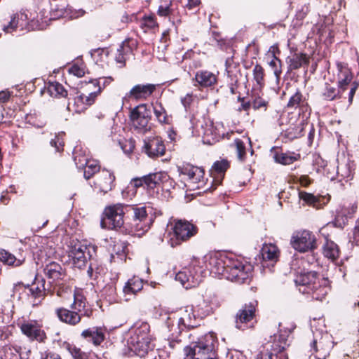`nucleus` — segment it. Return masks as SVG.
I'll list each match as a JSON object with an SVG mask.
<instances>
[{"label": "nucleus", "instance_id": "obj_1", "mask_svg": "<svg viewBox=\"0 0 359 359\" xmlns=\"http://www.w3.org/2000/svg\"><path fill=\"white\" fill-rule=\"evenodd\" d=\"M102 228L118 229L123 226L128 234L141 237L150 228L151 219L145 205L116 203L104 209Z\"/></svg>", "mask_w": 359, "mask_h": 359}, {"label": "nucleus", "instance_id": "obj_2", "mask_svg": "<svg viewBox=\"0 0 359 359\" xmlns=\"http://www.w3.org/2000/svg\"><path fill=\"white\" fill-rule=\"evenodd\" d=\"M206 268L210 273L223 276L225 278L243 283L250 276L252 266L244 264L234 256H222L216 253L208 254L203 257Z\"/></svg>", "mask_w": 359, "mask_h": 359}, {"label": "nucleus", "instance_id": "obj_3", "mask_svg": "<svg viewBox=\"0 0 359 359\" xmlns=\"http://www.w3.org/2000/svg\"><path fill=\"white\" fill-rule=\"evenodd\" d=\"M217 345L216 336L208 333L185 347V359H217Z\"/></svg>", "mask_w": 359, "mask_h": 359}, {"label": "nucleus", "instance_id": "obj_4", "mask_svg": "<svg viewBox=\"0 0 359 359\" xmlns=\"http://www.w3.org/2000/svg\"><path fill=\"white\" fill-rule=\"evenodd\" d=\"M149 331L150 326L146 322L140 323L131 330L128 346L133 354L142 358L153 349Z\"/></svg>", "mask_w": 359, "mask_h": 359}, {"label": "nucleus", "instance_id": "obj_5", "mask_svg": "<svg viewBox=\"0 0 359 359\" xmlns=\"http://www.w3.org/2000/svg\"><path fill=\"white\" fill-rule=\"evenodd\" d=\"M293 329L294 327L287 328L285 330L280 329L278 334H275L271 337V353H260L256 359H273V358L275 359H287V355L284 351L289 346L288 338Z\"/></svg>", "mask_w": 359, "mask_h": 359}, {"label": "nucleus", "instance_id": "obj_6", "mask_svg": "<svg viewBox=\"0 0 359 359\" xmlns=\"http://www.w3.org/2000/svg\"><path fill=\"white\" fill-rule=\"evenodd\" d=\"M334 345L332 335L327 332L316 331L313 332V339L310 343V357L313 356L315 359H326L330 355Z\"/></svg>", "mask_w": 359, "mask_h": 359}, {"label": "nucleus", "instance_id": "obj_7", "mask_svg": "<svg viewBox=\"0 0 359 359\" xmlns=\"http://www.w3.org/2000/svg\"><path fill=\"white\" fill-rule=\"evenodd\" d=\"M168 234V243L171 247H175L183 241L189 240L197 233V228L186 220H177Z\"/></svg>", "mask_w": 359, "mask_h": 359}, {"label": "nucleus", "instance_id": "obj_8", "mask_svg": "<svg viewBox=\"0 0 359 359\" xmlns=\"http://www.w3.org/2000/svg\"><path fill=\"white\" fill-rule=\"evenodd\" d=\"M129 116L132 126L138 133L144 134L150 130L151 114L146 104H141L132 109Z\"/></svg>", "mask_w": 359, "mask_h": 359}, {"label": "nucleus", "instance_id": "obj_9", "mask_svg": "<svg viewBox=\"0 0 359 359\" xmlns=\"http://www.w3.org/2000/svg\"><path fill=\"white\" fill-rule=\"evenodd\" d=\"M290 244L296 251L306 252L316 248V238L311 231L300 230L292 234Z\"/></svg>", "mask_w": 359, "mask_h": 359}, {"label": "nucleus", "instance_id": "obj_10", "mask_svg": "<svg viewBox=\"0 0 359 359\" xmlns=\"http://www.w3.org/2000/svg\"><path fill=\"white\" fill-rule=\"evenodd\" d=\"M177 170L180 175L187 177V180L192 185L193 189H201L204 185V171L202 168L191 164H184L179 166Z\"/></svg>", "mask_w": 359, "mask_h": 359}, {"label": "nucleus", "instance_id": "obj_11", "mask_svg": "<svg viewBox=\"0 0 359 359\" xmlns=\"http://www.w3.org/2000/svg\"><path fill=\"white\" fill-rule=\"evenodd\" d=\"M90 86H93L96 90L89 93L88 95L81 94L75 97L74 104L77 112H81L92 105L95 102L97 95L101 93L102 87L100 86L99 81L96 80L90 81L88 84V90H90Z\"/></svg>", "mask_w": 359, "mask_h": 359}, {"label": "nucleus", "instance_id": "obj_12", "mask_svg": "<svg viewBox=\"0 0 359 359\" xmlns=\"http://www.w3.org/2000/svg\"><path fill=\"white\" fill-rule=\"evenodd\" d=\"M91 248H93L91 246L81 243H77L72 246L69 257L72 259L75 267L81 269L86 266L88 259L91 256Z\"/></svg>", "mask_w": 359, "mask_h": 359}, {"label": "nucleus", "instance_id": "obj_13", "mask_svg": "<svg viewBox=\"0 0 359 359\" xmlns=\"http://www.w3.org/2000/svg\"><path fill=\"white\" fill-rule=\"evenodd\" d=\"M196 127L198 128V124ZM200 127L201 131L198 130L199 135H203V142L210 144L217 140L222 135L219 130L222 127V124L220 123H214L210 119H204L203 123L200 124Z\"/></svg>", "mask_w": 359, "mask_h": 359}, {"label": "nucleus", "instance_id": "obj_14", "mask_svg": "<svg viewBox=\"0 0 359 359\" xmlns=\"http://www.w3.org/2000/svg\"><path fill=\"white\" fill-rule=\"evenodd\" d=\"M143 149L150 158H156L164 155L165 147L161 137L152 136L144 140Z\"/></svg>", "mask_w": 359, "mask_h": 359}, {"label": "nucleus", "instance_id": "obj_15", "mask_svg": "<svg viewBox=\"0 0 359 359\" xmlns=\"http://www.w3.org/2000/svg\"><path fill=\"white\" fill-rule=\"evenodd\" d=\"M176 318L178 332H181L186 328L196 327V316L192 306H187L180 309Z\"/></svg>", "mask_w": 359, "mask_h": 359}, {"label": "nucleus", "instance_id": "obj_16", "mask_svg": "<svg viewBox=\"0 0 359 359\" xmlns=\"http://www.w3.org/2000/svg\"><path fill=\"white\" fill-rule=\"evenodd\" d=\"M175 279L186 289L194 287L202 281L201 273L197 271L193 273L191 268H184L176 274Z\"/></svg>", "mask_w": 359, "mask_h": 359}, {"label": "nucleus", "instance_id": "obj_17", "mask_svg": "<svg viewBox=\"0 0 359 359\" xmlns=\"http://www.w3.org/2000/svg\"><path fill=\"white\" fill-rule=\"evenodd\" d=\"M20 327L22 334L32 340L42 341L46 338L44 331L36 320H25Z\"/></svg>", "mask_w": 359, "mask_h": 359}, {"label": "nucleus", "instance_id": "obj_18", "mask_svg": "<svg viewBox=\"0 0 359 359\" xmlns=\"http://www.w3.org/2000/svg\"><path fill=\"white\" fill-rule=\"evenodd\" d=\"M255 311V307L252 303L245 304L236 316V327L241 330H245L250 327L248 323L253 319Z\"/></svg>", "mask_w": 359, "mask_h": 359}, {"label": "nucleus", "instance_id": "obj_19", "mask_svg": "<svg viewBox=\"0 0 359 359\" xmlns=\"http://www.w3.org/2000/svg\"><path fill=\"white\" fill-rule=\"evenodd\" d=\"M355 203L340 205L336 210V215L333 222L334 225L337 227H343L357 210Z\"/></svg>", "mask_w": 359, "mask_h": 359}, {"label": "nucleus", "instance_id": "obj_20", "mask_svg": "<svg viewBox=\"0 0 359 359\" xmlns=\"http://www.w3.org/2000/svg\"><path fill=\"white\" fill-rule=\"evenodd\" d=\"M317 273L315 271L302 272L297 276L295 283L299 291L302 294L311 292L314 282H318Z\"/></svg>", "mask_w": 359, "mask_h": 359}, {"label": "nucleus", "instance_id": "obj_21", "mask_svg": "<svg viewBox=\"0 0 359 359\" xmlns=\"http://www.w3.org/2000/svg\"><path fill=\"white\" fill-rule=\"evenodd\" d=\"M156 89L154 84H137L133 86L130 90L126 94L123 100L135 99L136 100L147 99Z\"/></svg>", "mask_w": 359, "mask_h": 359}, {"label": "nucleus", "instance_id": "obj_22", "mask_svg": "<svg viewBox=\"0 0 359 359\" xmlns=\"http://www.w3.org/2000/svg\"><path fill=\"white\" fill-rule=\"evenodd\" d=\"M219 298L212 294H207L203 302L198 305V313L201 317L210 315L220 306Z\"/></svg>", "mask_w": 359, "mask_h": 359}, {"label": "nucleus", "instance_id": "obj_23", "mask_svg": "<svg viewBox=\"0 0 359 359\" xmlns=\"http://www.w3.org/2000/svg\"><path fill=\"white\" fill-rule=\"evenodd\" d=\"M115 177L111 172L102 170L100 172L95 182V187L101 192L107 193L112 189Z\"/></svg>", "mask_w": 359, "mask_h": 359}, {"label": "nucleus", "instance_id": "obj_24", "mask_svg": "<svg viewBox=\"0 0 359 359\" xmlns=\"http://www.w3.org/2000/svg\"><path fill=\"white\" fill-rule=\"evenodd\" d=\"M105 329L102 327H92L84 330L81 332V337L91 341L95 346H99L105 338Z\"/></svg>", "mask_w": 359, "mask_h": 359}, {"label": "nucleus", "instance_id": "obj_25", "mask_svg": "<svg viewBox=\"0 0 359 359\" xmlns=\"http://www.w3.org/2000/svg\"><path fill=\"white\" fill-rule=\"evenodd\" d=\"M76 310L70 311L67 309H58L56 313L59 319L65 323L71 325H75L81 321V315Z\"/></svg>", "mask_w": 359, "mask_h": 359}, {"label": "nucleus", "instance_id": "obj_26", "mask_svg": "<svg viewBox=\"0 0 359 359\" xmlns=\"http://www.w3.org/2000/svg\"><path fill=\"white\" fill-rule=\"evenodd\" d=\"M44 273L52 282L62 280L65 276V271L59 264L54 262H50L46 266Z\"/></svg>", "mask_w": 359, "mask_h": 359}, {"label": "nucleus", "instance_id": "obj_27", "mask_svg": "<svg viewBox=\"0 0 359 359\" xmlns=\"http://www.w3.org/2000/svg\"><path fill=\"white\" fill-rule=\"evenodd\" d=\"M143 287L142 280L137 277L129 279L123 287V292L124 293L126 300L130 299V297L136 294Z\"/></svg>", "mask_w": 359, "mask_h": 359}, {"label": "nucleus", "instance_id": "obj_28", "mask_svg": "<svg viewBox=\"0 0 359 359\" xmlns=\"http://www.w3.org/2000/svg\"><path fill=\"white\" fill-rule=\"evenodd\" d=\"M326 280H323L322 283L314 282L312 285L313 289L311 290V292H306V294L310 295L312 299L319 301H323L325 298L329 291V287L326 286Z\"/></svg>", "mask_w": 359, "mask_h": 359}, {"label": "nucleus", "instance_id": "obj_29", "mask_svg": "<svg viewBox=\"0 0 359 359\" xmlns=\"http://www.w3.org/2000/svg\"><path fill=\"white\" fill-rule=\"evenodd\" d=\"M195 79L201 86L209 87L216 83L217 76L211 72L201 70L196 72Z\"/></svg>", "mask_w": 359, "mask_h": 359}, {"label": "nucleus", "instance_id": "obj_30", "mask_svg": "<svg viewBox=\"0 0 359 359\" xmlns=\"http://www.w3.org/2000/svg\"><path fill=\"white\" fill-rule=\"evenodd\" d=\"M260 254L263 261L276 262L279 257V250L278 247L274 244H264L261 249Z\"/></svg>", "mask_w": 359, "mask_h": 359}, {"label": "nucleus", "instance_id": "obj_31", "mask_svg": "<svg viewBox=\"0 0 359 359\" xmlns=\"http://www.w3.org/2000/svg\"><path fill=\"white\" fill-rule=\"evenodd\" d=\"M229 168V163L226 160H222L215 162L210 170L211 175L214 178L213 181L219 184L224 176V172Z\"/></svg>", "mask_w": 359, "mask_h": 359}, {"label": "nucleus", "instance_id": "obj_32", "mask_svg": "<svg viewBox=\"0 0 359 359\" xmlns=\"http://www.w3.org/2000/svg\"><path fill=\"white\" fill-rule=\"evenodd\" d=\"M338 68L339 70L338 86L340 90L344 91L346 89V86L352 80V73L348 68L343 67L341 65L338 64Z\"/></svg>", "mask_w": 359, "mask_h": 359}, {"label": "nucleus", "instance_id": "obj_33", "mask_svg": "<svg viewBox=\"0 0 359 359\" xmlns=\"http://www.w3.org/2000/svg\"><path fill=\"white\" fill-rule=\"evenodd\" d=\"M323 252L325 257L332 261L338 259L340 254L338 245L332 241H326L323 245Z\"/></svg>", "mask_w": 359, "mask_h": 359}, {"label": "nucleus", "instance_id": "obj_34", "mask_svg": "<svg viewBox=\"0 0 359 359\" xmlns=\"http://www.w3.org/2000/svg\"><path fill=\"white\" fill-rule=\"evenodd\" d=\"M309 56L306 54L299 53H294L289 59V66L290 69H297L309 63Z\"/></svg>", "mask_w": 359, "mask_h": 359}, {"label": "nucleus", "instance_id": "obj_35", "mask_svg": "<svg viewBox=\"0 0 359 359\" xmlns=\"http://www.w3.org/2000/svg\"><path fill=\"white\" fill-rule=\"evenodd\" d=\"M305 124L306 123L303 119L297 121L294 124L290 126L286 130V136L292 140L301 137L303 135Z\"/></svg>", "mask_w": 359, "mask_h": 359}, {"label": "nucleus", "instance_id": "obj_36", "mask_svg": "<svg viewBox=\"0 0 359 359\" xmlns=\"http://www.w3.org/2000/svg\"><path fill=\"white\" fill-rule=\"evenodd\" d=\"M41 282L33 283L32 285L25 287V292L27 295L30 296L34 299L41 298L44 294V285Z\"/></svg>", "mask_w": 359, "mask_h": 359}, {"label": "nucleus", "instance_id": "obj_37", "mask_svg": "<svg viewBox=\"0 0 359 359\" xmlns=\"http://www.w3.org/2000/svg\"><path fill=\"white\" fill-rule=\"evenodd\" d=\"M71 294L74 298V302L70 306L71 309L81 313L86 307V299L82 292L79 290H75L73 292H71Z\"/></svg>", "mask_w": 359, "mask_h": 359}, {"label": "nucleus", "instance_id": "obj_38", "mask_svg": "<svg viewBox=\"0 0 359 359\" xmlns=\"http://www.w3.org/2000/svg\"><path fill=\"white\" fill-rule=\"evenodd\" d=\"M47 90L50 96L55 97H66L67 95V92L63 86L57 81L49 82Z\"/></svg>", "mask_w": 359, "mask_h": 359}, {"label": "nucleus", "instance_id": "obj_39", "mask_svg": "<svg viewBox=\"0 0 359 359\" xmlns=\"http://www.w3.org/2000/svg\"><path fill=\"white\" fill-rule=\"evenodd\" d=\"M0 260L6 264L15 266L21 265L24 262V259H18L5 250H0Z\"/></svg>", "mask_w": 359, "mask_h": 359}, {"label": "nucleus", "instance_id": "obj_40", "mask_svg": "<svg viewBox=\"0 0 359 359\" xmlns=\"http://www.w3.org/2000/svg\"><path fill=\"white\" fill-rule=\"evenodd\" d=\"M154 180H156L157 184H162L165 188L170 189L175 187L174 181L165 172H155Z\"/></svg>", "mask_w": 359, "mask_h": 359}, {"label": "nucleus", "instance_id": "obj_41", "mask_svg": "<svg viewBox=\"0 0 359 359\" xmlns=\"http://www.w3.org/2000/svg\"><path fill=\"white\" fill-rule=\"evenodd\" d=\"M154 113L158 121L161 123H169L170 119L165 109L161 103H156L154 106Z\"/></svg>", "mask_w": 359, "mask_h": 359}, {"label": "nucleus", "instance_id": "obj_42", "mask_svg": "<svg viewBox=\"0 0 359 359\" xmlns=\"http://www.w3.org/2000/svg\"><path fill=\"white\" fill-rule=\"evenodd\" d=\"M83 169H84V177L88 180L95 172L99 171L100 165L97 161L88 159V163L85 164V167Z\"/></svg>", "mask_w": 359, "mask_h": 359}, {"label": "nucleus", "instance_id": "obj_43", "mask_svg": "<svg viewBox=\"0 0 359 359\" xmlns=\"http://www.w3.org/2000/svg\"><path fill=\"white\" fill-rule=\"evenodd\" d=\"M274 160L282 165H290L297 160V157L286 153H277L274 155Z\"/></svg>", "mask_w": 359, "mask_h": 359}, {"label": "nucleus", "instance_id": "obj_44", "mask_svg": "<svg viewBox=\"0 0 359 359\" xmlns=\"http://www.w3.org/2000/svg\"><path fill=\"white\" fill-rule=\"evenodd\" d=\"M337 174L341 177L342 179L348 181L353 177V170L349 163L345 165H340L337 167Z\"/></svg>", "mask_w": 359, "mask_h": 359}, {"label": "nucleus", "instance_id": "obj_45", "mask_svg": "<svg viewBox=\"0 0 359 359\" xmlns=\"http://www.w3.org/2000/svg\"><path fill=\"white\" fill-rule=\"evenodd\" d=\"M304 104L305 101L302 93L297 91L290 97L287 106L290 108H297L302 107Z\"/></svg>", "mask_w": 359, "mask_h": 359}, {"label": "nucleus", "instance_id": "obj_46", "mask_svg": "<svg viewBox=\"0 0 359 359\" xmlns=\"http://www.w3.org/2000/svg\"><path fill=\"white\" fill-rule=\"evenodd\" d=\"M68 72L76 77H82L86 74V67L82 62L74 63L69 69Z\"/></svg>", "mask_w": 359, "mask_h": 359}, {"label": "nucleus", "instance_id": "obj_47", "mask_svg": "<svg viewBox=\"0 0 359 359\" xmlns=\"http://www.w3.org/2000/svg\"><path fill=\"white\" fill-rule=\"evenodd\" d=\"M299 196L300 199L305 201L307 204L313 205L314 208H318L319 198H318L313 194L304 191H300L299 193Z\"/></svg>", "mask_w": 359, "mask_h": 359}, {"label": "nucleus", "instance_id": "obj_48", "mask_svg": "<svg viewBox=\"0 0 359 359\" xmlns=\"http://www.w3.org/2000/svg\"><path fill=\"white\" fill-rule=\"evenodd\" d=\"M18 25V15L13 14L11 16V20L8 22V24H4L2 29L6 33H11L15 31Z\"/></svg>", "mask_w": 359, "mask_h": 359}, {"label": "nucleus", "instance_id": "obj_49", "mask_svg": "<svg viewBox=\"0 0 359 359\" xmlns=\"http://www.w3.org/2000/svg\"><path fill=\"white\" fill-rule=\"evenodd\" d=\"M234 145L236 149L237 156L238 160L241 161H243L245 160L246 154L245 143L240 139H236L234 140Z\"/></svg>", "mask_w": 359, "mask_h": 359}, {"label": "nucleus", "instance_id": "obj_50", "mask_svg": "<svg viewBox=\"0 0 359 359\" xmlns=\"http://www.w3.org/2000/svg\"><path fill=\"white\" fill-rule=\"evenodd\" d=\"M269 66L273 71V74L278 81L280 79V76L282 73L281 70V61L277 58L276 57H273V58L269 62Z\"/></svg>", "mask_w": 359, "mask_h": 359}, {"label": "nucleus", "instance_id": "obj_51", "mask_svg": "<svg viewBox=\"0 0 359 359\" xmlns=\"http://www.w3.org/2000/svg\"><path fill=\"white\" fill-rule=\"evenodd\" d=\"M264 69L262 66L257 65L253 69V77L257 85L262 86L264 85Z\"/></svg>", "mask_w": 359, "mask_h": 359}, {"label": "nucleus", "instance_id": "obj_52", "mask_svg": "<svg viewBox=\"0 0 359 359\" xmlns=\"http://www.w3.org/2000/svg\"><path fill=\"white\" fill-rule=\"evenodd\" d=\"M340 92H342L339 88L338 90L336 89L334 87H332L330 86H326L325 90L323 93V95L325 97V99L328 100H333L337 97H339V94Z\"/></svg>", "mask_w": 359, "mask_h": 359}, {"label": "nucleus", "instance_id": "obj_53", "mask_svg": "<svg viewBox=\"0 0 359 359\" xmlns=\"http://www.w3.org/2000/svg\"><path fill=\"white\" fill-rule=\"evenodd\" d=\"M156 25V21L152 16L144 17L140 22V27L144 32H147L149 29L154 28Z\"/></svg>", "mask_w": 359, "mask_h": 359}, {"label": "nucleus", "instance_id": "obj_54", "mask_svg": "<svg viewBox=\"0 0 359 359\" xmlns=\"http://www.w3.org/2000/svg\"><path fill=\"white\" fill-rule=\"evenodd\" d=\"M171 0H162L158 9V13L161 16H167L170 13Z\"/></svg>", "mask_w": 359, "mask_h": 359}, {"label": "nucleus", "instance_id": "obj_55", "mask_svg": "<svg viewBox=\"0 0 359 359\" xmlns=\"http://www.w3.org/2000/svg\"><path fill=\"white\" fill-rule=\"evenodd\" d=\"M64 133H60L55 135V138L51 140L50 144L54 147L57 151H60L62 150V147L64 145L62 137L64 136Z\"/></svg>", "mask_w": 359, "mask_h": 359}, {"label": "nucleus", "instance_id": "obj_56", "mask_svg": "<svg viewBox=\"0 0 359 359\" xmlns=\"http://www.w3.org/2000/svg\"><path fill=\"white\" fill-rule=\"evenodd\" d=\"M77 150L76 151V155L74 156V161L78 168L83 169L85 167V164L88 163V157L83 154H77Z\"/></svg>", "mask_w": 359, "mask_h": 359}, {"label": "nucleus", "instance_id": "obj_57", "mask_svg": "<svg viewBox=\"0 0 359 359\" xmlns=\"http://www.w3.org/2000/svg\"><path fill=\"white\" fill-rule=\"evenodd\" d=\"M144 187L148 189H154L156 185V181L154 180V174L150 173L147 175L143 176Z\"/></svg>", "mask_w": 359, "mask_h": 359}, {"label": "nucleus", "instance_id": "obj_58", "mask_svg": "<svg viewBox=\"0 0 359 359\" xmlns=\"http://www.w3.org/2000/svg\"><path fill=\"white\" fill-rule=\"evenodd\" d=\"M69 353L74 359H83V353L80 348L75 346H72L68 348Z\"/></svg>", "mask_w": 359, "mask_h": 359}, {"label": "nucleus", "instance_id": "obj_59", "mask_svg": "<svg viewBox=\"0 0 359 359\" xmlns=\"http://www.w3.org/2000/svg\"><path fill=\"white\" fill-rule=\"evenodd\" d=\"M353 241L352 242L355 243L356 245H359V218L356 222V225L353 229Z\"/></svg>", "mask_w": 359, "mask_h": 359}, {"label": "nucleus", "instance_id": "obj_60", "mask_svg": "<svg viewBox=\"0 0 359 359\" xmlns=\"http://www.w3.org/2000/svg\"><path fill=\"white\" fill-rule=\"evenodd\" d=\"M358 86H359V83L358 82H356V81H354L352 83L351 88L349 93H348V102H349V104L352 103L354 95H355V91L358 89Z\"/></svg>", "mask_w": 359, "mask_h": 359}, {"label": "nucleus", "instance_id": "obj_61", "mask_svg": "<svg viewBox=\"0 0 359 359\" xmlns=\"http://www.w3.org/2000/svg\"><path fill=\"white\" fill-rule=\"evenodd\" d=\"M144 180L143 177L134 178L130 182V185L132 187H133L134 188H138L140 187H143V186H144Z\"/></svg>", "mask_w": 359, "mask_h": 359}, {"label": "nucleus", "instance_id": "obj_62", "mask_svg": "<svg viewBox=\"0 0 359 359\" xmlns=\"http://www.w3.org/2000/svg\"><path fill=\"white\" fill-rule=\"evenodd\" d=\"M193 101V95L192 94L188 93L184 97L182 98L181 102L185 108H187L190 106L191 103Z\"/></svg>", "mask_w": 359, "mask_h": 359}, {"label": "nucleus", "instance_id": "obj_63", "mask_svg": "<svg viewBox=\"0 0 359 359\" xmlns=\"http://www.w3.org/2000/svg\"><path fill=\"white\" fill-rule=\"evenodd\" d=\"M11 93L8 90H2L0 92V103L7 102L11 97Z\"/></svg>", "mask_w": 359, "mask_h": 359}, {"label": "nucleus", "instance_id": "obj_64", "mask_svg": "<svg viewBox=\"0 0 359 359\" xmlns=\"http://www.w3.org/2000/svg\"><path fill=\"white\" fill-rule=\"evenodd\" d=\"M299 183L302 187H306L311 184V180L307 175H302L299 177Z\"/></svg>", "mask_w": 359, "mask_h": 359}]
</instances>
